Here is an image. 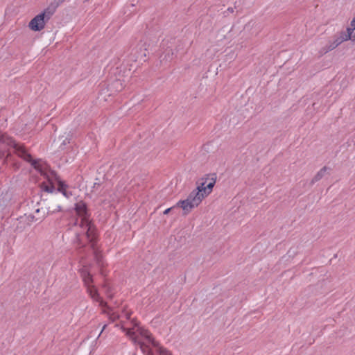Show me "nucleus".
Wrapping results in <instances>:
<instances>
[{
    "label": "nucleus",
    "mask_w": 355,
    "mask_h": 355,
    "mask_svg": "<svg viewBox=\"0 0 355 355\" xmlns=\"http://www.w3.org/2000/svg\"><path fill=\"white\" fill-rule=\"evenodd\" d=\"M46 214H53L56 211H59L60 210V205H55V206H49L46 208Z\"/></svg>",
    "instance_id": "f8f14e48"
},
{
    "label": "nucleus",
    "mask_w": 355,
    "mask_h": 355,
    "mask_svg": "<svg viewBox=\"0 0 355 355\" xmlns=\"http://www.w3.org/2000/svg\"><path fill=\"white\" fill-rule=\"evenodd\" d=\"M341 43H343L342 41L336 35L334 36L333 40L329 41V43L325 46L322 47L320 50V51H319L320 55H324L325 53H328L329 51L336 49Z\"/></svg>",
    "instance_id": "1a4fd4ad"
},
{
    "label": "nucleus",
    "mask_w": 355,
    "mask_h": 355,
    "mask_svg": "<svg viewBox=\"0 0 355 355\" xmlns=\"http://www.w3.org/2000/svg\"><path fill=\"white\" fill-rule=\"evenodd\" d=\"M342 42L351 40L355 43V17L352 20L350 26L347 28L346 31H342L336 35Z\"/></svg>",
    "instance_id": "0eeeda50"
},
{
    "label": "nucleus",
    "mask_w": 355,
    "mask_h": 355,
    "mask_svg": "<svg viewBox=\"0 0 355 355\" xmlns=\"http://www.w3.org/2000/svg\"><path fill=\"white\" fill-rule=\"evenodd\" d=\"M21 225H24L26 227H28V225H26V223H22Z\"/></svg>",
    "instance_id": "b1692460"
},
{
    "label": "nucleus",
    "mask_w": 355,
    "mask_h": 355,
    "mask_svg": "<svg viewBox=\"0 0 355 355\" xmlns=\"http://www.w3.org/2000/svg\"><path fill=\"white\" fill-rule=\"evenodd\" d=\"M45 217V215H44L41 218H35V216L33 214H25L24 216L20 217L18 219V224L17 225V229L22 232L24 230L26 229V227L24 225H21L22 223H26L28 226H31L34 222H36L37 220H42V218Z\"/></svg>",
    "instance_id": "6e6552de"
},
{
    "label": "nucleus",
    "mask_w": 355,
    "mask_h": 355,
    "mask_svg": "<svg viewBox=\"0 0 355 355\" xmlns=\"http://www.w3.org/2000/svg\"><path fill=\"white\" fill-rule=\"evenodd\" d=\"M82 276L90 297L94 301L98 302L100 303V306L102 307L105 306V303H104V302L100 297L96 288L92 285L93 279L91 274L87 270H83L82 272Z\"/></svg>",
    "instance_id": "39448f33"
},
{
    "label": "nucleus",
    "mask_w": 355,
    "mask_h": 355,
    "mask_svg": "<svg viewBox=\"0 0 355 355\" xmlns=\"http://www.w3.org/2000/svg\"><path fill=\"white\" fill-rule=\"evenodd\" d=\"M40 209H36V211H35V212H36V213H38V212H40Z\"/></svg>",
    "instance_id": "393cba45"
},
{
    "label": "nucleus",
    "mask_w": 355,
    "mask_h": 355,
    "mask_svg": "<svg viewBox=\"0 0 355 355\" xmlns=\"http://www.w3.org/2000/svg\"><path fill=\"white\" fill-rule=\"evenodd\" d=\"M103 312L108 314L110 320L112 322L115 321L119 318V315L115 312H107L105 310H103Z\"/></svg>",
    "instance_id": "ddd939ff"
},
{
    "label": "nucleus",
    "mask_w": 355,
    "mask_h": 355,
    "mask_svg": "<svg viewBox=\"0 0 355 355\" xmlns=\"http://www.w3.org/2000/svg\"><path fill=\"white\" fill-rule=\"evenodd\" d=\"M329 168H328L327 166H324L322 167L316 174L312 178L311 181V184H314L315 182H318L319 180H320L328 172V171H329Z\"/></svg>",
    "instance_id": "9b49d317"
},
{
    "label": "nucleus",
    "mask_w": 355,
    "mask_h": 355,
    "mask_svg": "<svg viewBox=\"0 0 355 355\" xmlns=\"http://www.w3.org/2000/svg\"><path fill=\"white\" fill-rule=\"evenodd\" d=\"M69 140H70V139H69V138L65 137V138L63 139V141H62V143H61V144H60V148L61 149H64V147L67 144H69Z\"/></svg>",
    "instance_id": "dca6fc26"
},
{
    "label": "nucleus",
    "mask_w": 355,
    "mask_h": 355,
    "mask_svg": "<svg viewBox=\"0 0 355 355\" xmlns=\"http://www.w3.org/2000/svg\"><path fill=\"white\" fill-rule=\"evenodd\" d=\"M203 200V196L199 194V191L193 190L185 200H179L175 207H180L183 210V215L189 214L194 208L197 207Z\"/></svg>",
    "instance_id": "7ed1b4c3"
},
{
    "label": "nucleus",
    "mask_w": 355,
    "mask_h": 355,
    "mask_svg": "<svg viewBox=\"0 0 355 355\" xmlns=\"http://www.w3.org/2000/svg\"><path fill=\"white\" fill-rule=\"evenodd\" d=\"M106 327H107V325H106V324H105V325L103 327V329H102L101 332H103V331L105 329Z\"/></svg>",
    "instance_id": "5701e85b"
},
{
    "label": "nucleus",
    "mask_w": 355,
    "mask_h": 355,
    "mask_svg": "<svg viewBox=\"0 0 355 355\" xmlns=\"http://www.w3.org/2000/svg\"><path fill=\"white\" fill-rule=\"evenodd\" d=\"M130 315H131L130 313H125L126 319L129 320L130 318Z\"/></svg>",
    "instance_id": "412c9836"
},
{
    "label": "nucleus",
    "mask_w": 355,
    "mask_h": 355,
    "mask_svg": "<svg viewBox=\"0 0 355 355\" xmlns=\"http://www.w3.org/2000/svg\"><path fill=\"white\" fill-rule=\"evenodd\" d=\"M58 191L62 193L67 198H69L72 196V193L69 190V186L64 182H58Z\"/></svg>",
    "instance_id": "9d476101"
},
{
    "label": "nucleus",
    "mask_w": 355,
    "mask_h": 355,
    "mask_svg": "<svg viewBox=\"0 0 355 355\" xmlns=\"http://www.w3.org/2000/svg\"><path fill=\"white\" fill-rule=\"evenodd\" d=\"M43 189L46 192L52 193L55 188L52 185H45L44 186Z\"/></svg>",
    "instance_id": "2eb2a0df"
},
{
    "label": "nucleus",
    "mask_w": 355,
    "mask_h": 355,
    "mask_svg": "<svg viewBox=\"0 0 355 355\" xmlns=\"http://www.w3.org/2000/svg\"><path fill=\"white\" fill-rule=\"evenodd\" d=\"M175 207H175V206H173V207H170V208L166 209L164 211V214H168L170 212V211H171L172 209L175 208Z\"/></svg>",
    "instance_id": "6ab92c4d"
},
{
    "label": "nucleus",
    "mask_w": 355,
    "mask_h": 355,
    "mask_svg": "<svg viewBox=\"0 0 355 355\" xmlns=\"http://www.w3.org/2000/svg\"><path fill=\"white\" fill-rule=\"evenodd\" d=\"M65 0H55V3L57 6L61 4L62 3H63Z\"/></svg>",
    "instance_id": "aec40b11"
},
{
    "label": "nucleus",
    "mask_w": 355,
    "mask_h": 355,
    "mask_svg": "<svg viewBox=\"0 0 355 355\" xmlns=\"http://www.w3.org/2000/svg\"><path fill=\"white\" fill-rule=\"evenodd\" d=\"M53 13V12L49 8L46 9L31 20L29 28L34 31H40L44 28L46 21L51 18Z\"/></svg>",
    "instance_id": "20e7f679"
},
{
    "label": "nucleus",
    "mask_w": 355,
    "mask_h": 355,
    "mask_svg": "<svg viewBox=\"0 0 355 355\" xmlns=\"http://www.w3.org/2000/svg\"><path fill=\"white\" fill-rule=\"evenodd\" d=\"M146 56V53L144 52L143 53H141L137 55V58L139 59L140 60H145L144 58Z\"/></svg>",
    "instance_id": "a211bd4d"
},
{
    "label": "nucleus",
    "mask_w": 355,
    "mask_h": 355,
    "mask_svg": "<svg viewBox=\"0 0 355 355\" xmlns=\"http://www.w3.org/2000/svg\"><path fill=\"white\" fill-rule=\"evenodd\" d=\"M173 51L172 49H168L166 51V54L164 59H165L166 61H171L173 58Z\"/></svg>",
    "instance_id": "4468645a"
},
{
    "label": "nucleus",
    "mask_w": 355,
    "mask_h": 355,
    "mask_svg": "<svg viewBox=\"0 0 355 355\" xmlns=\"http://www.w3.org/2000/svg\"><path fill=\"white\" fill-rule=\"evenodd\" d=\"M114 86L117 88V90H121L122 89V84L119 80H116L113 83Z\"/></svg>",
    "instance_id": "f3484780"
},
{
    "label": "nucleus",
    "mask_w": 355,
    "mask_h": 355,
    "mask_svg": "<svg viewBox=\"0 0 355 355\" xmlns=\"http://www.w3.org/2000/svg\"><path fill=\"white\" fill-rule=\"evenodd\" d=\"M131 323L132 327L126 328L122 324L121 329L134 344L139 346L140 349L145 355H154L150 348V345L157 348L159 355H171L170 352L159 345L148 329L139 327L137 322L135 320H132Z\"/></svg>",
    "instance_id": "f257e3e1"
},
{
    "label": "nucleus",
    "mask_w": 355,
    "mask_h": 355,
    "mask_svg": "<svg viewBox=\"0 0 355 355\" xmlns=\"http://www.w3.org/2000/svg\"><path fill=\"white\" fill-rule=\"evenodd\" d=\"M227 10H228L229 12H234V9H233L232 8H229L227 9Z\"/></svg>",
    "instance_id": "4be33fe9"
},
{
    "label": "nucleus",
    "mask_w": 355,
    "mask_h": 355,
    "mask_svg": "<svg viewBox=\"0 0 355 355\" xmlns=\"http://www.w3.org/2000/svg\"><path fill=\"white\" fill-rule=\"evenodd\" d=\"M216 183V177L214 175L211 178H207L204 182L198 186L196 189L199 191V194L203 196V199L207 196L212 191V189Z\"/></svg>",
    "instance_id": "423d86ee"
},
{
    "label": "nucleus",
    "mask_w": 355,
    "mask_h": 355,
    "mask_svg": "<svg viewBox=\"0 0 355 355\" xmlns=\"http://www.w3.org/2000/svg\"><path fill=\"white\" fill-rule=\"evenodd\" d=\"M75 210L77 215L80 218V227L82 229L80 234L85 235L87 239L92 243L94 254L97 262L100 264L102 256L94 248V242L96 237V228L89 219L85 203L80 201L76 204Z\"/></svg>",
    "instance_id": "f03ea898"
}]
</instances>
